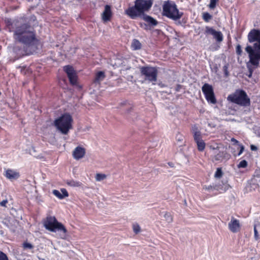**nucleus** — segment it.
<instances>
[{"mask_svg":"<svg viewBox=\"0 0 260 260\" xmlns=\"http://www.w3.org/2000/svg\"><path fill=\"white\" fill-rule=\"evenodd\" d=\"M8 25L10 31L14 32L13 38L16 41L32 49H36L38 40L33 27L26 23L21 24L17 21L8 22Z\"/></svg>","mask_w":260,"mask_h":260,"instance_id":"f257e3e1","label":"nucleus"},{"mask_svg":"<svg viewBox=\"0 0 260 260\" xmlns=\"http://www.w3.org/2000/svg\"><path fill=\"white\" fill-rule=\"evenodd\" d=\"M247 38L250 43H255L253 47L250 45L247 46L245 51L248 54L249 62L253 66L257 67L260 61V30L252 29L248 33Z\"/></svg>","mask_w":260,"mask_h":260,"instance_id":"f03ea898","label":"nucleus"},{"mask_svg":"<svg viewBox=\"0 0 260 260\" xmlns=\"http://www.w3.org/2000/svg\"><path fill=\"white\" fill-rule=\"evenodd\" d=\"M151 6L150 0H136L135 6L129 7L125 12L130 18L136 19L144 15V12L148 11Z\"/></svg>","mask_w":260,"mask_h":260,"instance_id":"7ed1b4c3","label":"nucleus"},{"mask_svg":"<svg viewBox=\"0 0 260 260\" xmlns=\"http://www.w3.org/2000/svg\"><path fill=\"white\" fill-rule=\"evenodd\" d=\"M43 225L45 229L49 231L60 232L61 238H66L67 231L64 225L57 220L55 216H48L44 220Z\"/></svg>","mask_w":260,"mask_h":260,"instance_id":"20e7f679","label":"nucleus"},{"mask_svg":"<svg viewBox=\"0 0 260 260\" xmlns=\"http://www.w3.org/2000/svg\"><path fill=\"white\" fill-rule=\"evenodd\" d=\"M183 12H180L174 2L165 1L162 6V15L172 20H178L183 16Z\"/></svg>","mask_w":260,"mask_h":260,"instance_id":"39448f33","label":"nucleus"},{"mask_svg":"<svg viewBox=\"0 0 260 260\" xmlns=\"http://www.w3.org/2000/svg\"><path fill=\"white\" fill-rule=\"evenodd\" d=\"M73 118L69 114H64L55 119L54 126L61 134L67 135L73 128Z\"/></svg>","mask_w":260,"mask_h":260,"instance_id":"423d86ee","label":"nucleus"},{"mask_svg":"<svg viewBox=\"0 0 260 260\" xmlns=\"http://www.w3.org/2000/svg\"><path fill=\"white\" fill-rule=\"evenodd\" d=\"M227 100L241 106H249L250 101L246 93L242 90H237L234 93L228 95Z\"/></svg>","mask_w":260,"mask_h":260,"instance_id":"0eeeda50","label":"nucleus"},{"mask_svg":"<svg viewBox=\"0 0 260 260\" xmlns=\"http://www.w3.org/2000/svg\"><path fill=\"white\" fill-rule=\"evenodd\" d=\"M141 73L146 81L155 84L157 80V70L154 67H143L140 69Z\"/></svg>","mask_w":260,"mask_h":260,"instance_id":"6e6552de","label":"nucleus"},{"mask_svg":"<svg viewBox=\"0 0 260 260\" xmlns=\"http://www.w3.org/2000/svg\"><path fill=\"white\" fill-rule=\"evenodd\" d=\"M202 90L209 103L215 104L217 102L212 85L205 83L202 87Z\"/></svg>","mask_w":260,"mask_h":260,"instance_id":"1a4fd4ad","label":"nucleus"},{"mask_svg":"<svg viewBox=\"0 0 260 260\" xmlns=\"http://www.w3.org/2000/svg\"><path fill=\"white\" fill-rule=\"evenodd\" d=\"M205 34L206 35H211L213 38L217 42H221L223 41V36L222 32L220 31H217L213 27L206 26Z\"/></svg>","mask_w":260,"mask_h":260,"instance_id":"9d476101","label":"nucleus"},{"mask_svg":"<svg viewBox=\"0 0 260 260\" xmlns=\"http://www.w3.org/2000/svg\"><path fill=\"white\" fill-rule=\"evenodd\" d=\"M63 70L67 73L70 83L73 85L76 84L77 82V73L73 67L70 66H66L64 67Z\"/></svg>","mask_w":260,"mask_h":260,"instance_id":"9b49d317","label":"nucleus"},{"mask_svg":"<svg viewBox=\"0 0 260 260\" xmlns=\"http://www.w3.org/2000/svg\"><path fill=\"white\" fill-rule=\"evenodd\" d=\"M228 227L229 230L233 233H237L240 229V224L239 220L234 217L231 218V221L229 222Z\"/></svg>","mask_w":260,"mask_h":260,"instance_id":"f8f14e48","label":"nucleus"},{"mask_svg":"<svg viewBox=\"0 0 260 260\" xmlns=\"http://www.w3.org/2000/svg\"><path fill=\"white\" fill-rule=\"evenodd\" d=\"M85 153V149L83 147L77 146L73 151V156L76 160H79L84 156Z\"/></svg>","mask_w":260,"mask_h":260,"instance_id":"ddd939ff","label":"nucleus"},{"mask_svg":"<svg viewBox=\"0 0 260 260\" xmlns=\"http://www.w3.org/2000/svg\"><path fill=\"white\" fill-rule=\"evenodd\" d=\"M112 11L111 7L109 5L105 6L104 11L102 14V18L104 22H108L110 20L112 17Z\"/></svg>","mask_w":260,"mask_h":260,"instance_id":"4468645a","label":"nucleus"},{"mask_svg":"<svg viewBox=\"0 0 260 260\" xmlns=\"http://www.w3.org/2000/svg\"><path fill=\"white\" fill-rule=\"evenodd\" d=\"M230 185L226 183H223L222 185L219 184L216 185L215 186H212L211 185L206 186L205 189L208 190L210 189H216L218 190H222L223 191H225L230 188Z\"/></svg>","mask_w":260,"mask_h":260,"instance_id":"2eb2a0df","label":"nucleus"},{"mask_svg":"<svg viewBox=\"0 0 260 260\" xmlns=\"http://www.w3.org/2000/svg\"><path fill=\"white\" fill-rule=\"evenodd\" d=\"M5 176L10 180H14L19 178V174L15 171L8 169L6 171Z\"/></svg>","mask_w":260,"mask_h":260,"instance_id":"dca6fc26","label":"nucleus"},{"mask_svg":"<svg viewBox=\"0 0 260 260\" xmlns=\"http://www.w3.org/2000/svg\"><path fill=\"white\" fill-rule=\"evenodd\" d=\"M61 192L57 190H53V194L59 199H62L65 197L69 196V194L67 190L64 188H62L60 190Z\"/></svg>","mask_w":260,"mask_h":260,"instance_id":"f3484780","label":"nucleus"},{"mask_svg":"<svg viewBox=\"0 0 260 260\" xmlns=\"http://www.w3.org/2000/svg\"><path fill=\"white\" fill-rule=\"evenodd\" d=\"M141 17H142L144 20L147 22L148 24L151 26H156L158 23L157 21L155 19L150 16L144 14L141 16Z\"/></svg>","mask_w":260,"mask_h":260,"instance_id":"a211bd4d","label":"nucleus"},{"mask_svg":"<svg viewBox=\"0 0 260 260\" xmlns=\"http://www.w3.org/2000/svg\"><path fill=\"white\" fill-rule=\"evenodd\" d=\"M192 131L193 134V138L196 142L202 140L201 133L199 131L198 128L196 125L192 126Z\"/></svg>","mask_w":260,"mask_h":260,"instance_id":"6ab92c4d","label":"nucleus"},{"mask_svg":"<svg viewBox=\"0 0 260 260\" xmlns=\"http://www.w3.org/2000/svg\"><path fill=\"white\" fill-rule=\"evenodd\" d=\"M105 78V75L104 72H98L95 76L94 83L95 84H100V83Z\"/></svg>","mask_w":260,"mask_h":260,"instance_id":"aec40b11","label":"nucleus"},{"mask_svg":"<svg viewBox=\"0 0 260 260\" xmlns=\"http://www.w3.org/2000/svg\"><path fill=\"white\" fill-rule=\"evenodd\" d=\"M131 47L134 50H139L141 48V44L138 40L134 39L132 43Z\"/></svg>","mask_w":260,"mask_h":260,"instance_id":"412c9836","label":"nucleus"},{"mask_svg":"<svg viewBox=\"0 0 260 260\" xmlns=\"http://www.w3.org/2000/svg\"><path fill=\"white\" fill-rule=\"evenodd\" d=\"M198 149L200 151H202L205 149V143L203 140L196 142Z\"/></svg>","mask_w":260,"mask_h":260,"instance_id":"4be33fe9","label":"nucleus"},{"mask_svg":"<svg viewBox=\"0 0 260 260\" xmlns=\"http://www.w3.org/2000/svg\"><path fill=\"white\" fill-rule=\"evenodd\" d=\"M260 228V224H258L257 225H255L254 226V239L256 240H258L259 238H260V236L258 234V230H257V228Z\"/></svg>","mask_w":260,"mask_h":260,"instance_id":"5701e85b","label":"nucleus"},{"mask_svg":"<svg viewBox=\"0 0 260 260\" xmlns=\"http://www.w3.org/2000/svg\"><path fill=\"white\" fill-rule=\"evenodd\" d=\"M95 178L96 181H101L106 178V175L104 174L98 173L95 175Z\"/></svg>","mask_w":260,"mask_h":260,"instance_id":"b1692460","label":"nucleus"},{"mask_svg":"<svg viewBox=\"0 0 260 260\" xmlns=\"http://www.w3.org/2000/svg\"><path fill=\"white\" fill-rule=\"evenodd\" d=\"M22 247L24 250H32L34 248V246L31 244L27 242L23 243Z\"/></svg>","mask_w":260,"mask_h":260,"instance_id":"393cba45","label":"nucleus"},{"mask_svg":"<svg viewBox=\"0 0 260 260\" xmlns=\"http://www.w3.org/2000/svg\"><path fill=\"white\" fill-rule=\"evenodd\" d=\"M167 222L168 223H171L173 221V218L171 214L169 213H165L164 216Z\"/></svg>","mask_w":260,"mask_h":260,"instance_id":"a878e982","label":"nucleus"},{"mask_svg":"<svg viewBox=\"0 0 260 260\" xmlns=\"http://www.w3.org/2000/svg\"><path fill=\"white\" fill-rule=\"evenodd\" d=\"M67 184L71 186H80L81 183L79 182L75 181L74 180H70L67 182Z\"/></svg>","mask_w":260,"mask_h":260,"instance_id":"bb28decb","label":"nucleus"},{"mask_svg":"<svg viewBox=\"0 0 260 260\" xmlns=\"http://www.w3.org/2000/svg\"><path fill=\"white\" fill-rule=\"evenodd\" d=\"M203 18L205 21L209 22V20L212 18V16L207 12L204 13L203 14Z\"/></svg>","mask_w":260,"mask_h":260,"instance_id":"cd10ccee","label":"nucleus"},{"mask_svg":"<svg viewBox=\"0 0 260 260\" xmlns=\"http://www.w3.org/2000/svg\"><path fill=\"white\" fill-rule=\"evenodd\" d=\"M133 229L134 232L136 234H138V233H139L140 232V230H141L140 226V225L138 223H134V224H133Z\"/></svg>","mask_w":260,"mask_h":260,"instance_id":"c85d7f7f","label":"nucleus"},{"mask_svg":"<svg viewBox=\"0 0 260 260\" xmlns=\"http://www.w3.org/2000/svg\"><path fill=\"white\" fill-rule=\"evenodd\" d=\"M222 175V172L220 168H217L215 173L214 174V177L217 178H220Z\"/></svg>","mask_w":260,"mask_h":260,"instance_id":"c756f323","label":"nucleus"},{"mask_svg":"<svg viewBox=\"0 0 260 260\" xmlns=\"http://www.w3.org/2000/svg\"><path fill=\"white\" fill-rule=\"evenodd\" d=\"M218 1L219 0H210V2L209 5V7L211 9H214Z\"/></svg>","mask_w":260,"mask_h":260,"instance_id":"7c9ffc66","label":"nucleus"},{"mask_svg":"<svg viewBox=\"0 0 260 260\" xmlns=\"http://www.w3.org/2000/svg\"><path fill=\"white\" fill-rule=\"evenodd\" d=\"M247 166V162L245 160L241 161L238 165L239 168H245Z\"/></svg>","mask_w":260,"mask_h":260,"instance_id":"2f4dec72","label":"nucleus"},{"mask_svg":"<svg viewBox=\"0 0 260 260\" xmlns=\"http://www.w3.org/2000/svg\"><path fill=\"white\" fill-rule=\"evenodd\" d=\"M223 156V152H219L215 156V159L216 160H220L222 158Z\"/></svg>","mask_w":260,"mask_h":260,"instance_id":"473e14b6","label":"nucleus"},{"mask_svg":"<svg viewBox=\"0 0 260 260\" xmlns=\"http://www.w3.org/2000/svg\"><path fill=\"white\" fill-rule=\"evenodd\" d=\"M0 260H9L7 255L1 251H0Z\"/></svg>","mask_w":260,"mask_h":260,"instance_id":"72a5a7b5","label":"nucleus"},{"mask_svg":"<svg viewBox=\"0 0 260 260\" xmlns=\"http://www.w3.org/2000/svg\"><path fill=\"white\" fill-rule=\"evenodd\" d=\"M236 53L238 55H241L242 53V50L241 46L239 44L236 46Z\"/></svg>","mask_w":260,"mask_h":260,"instance_id":"f704fd0d","label":"nucleus"},{"mask_svg":"<svg viewBox=\"0 0 260 260\" xmlns=\"http://www.w3.org/2000/svg\"><path fill=\"white\" fill-rule=\"evenodd\" d=\"M239 146L240 148V150L239 151L238 155L239 156L243 153L244 149V147L242 144H239Z\"/></svg>","mask_w":260,"mask_h":260,"instance_id":"c9c22d12","label":"nucleus"},{"mask_svg":"<svg viewBox=\"0 0 260 260\" xmlns=\"http://www.w3.org/2000/svg\"><path fill=\"white\" fill-rule=\"evenodd\" d=\"M7 203H8L7 200H3L1 202H0V205L3 207H6Z\"/></svg>","mask_w":260,"mask_h":260,"instance_id":"e433bc0d","label":"nucleus"},{"mask_svg":"<svg viewBox=\"0 0 260 260\" xmlns=\"http://www.w3.org/2000/svg\"><path fill=\"white\" fill-rule=\"evenodd\" d=\"M223 71H224V73L225 76H228L229 75V72L228 71V66H224L223 67Z\"/></svg>","mask_w":260,"mask_h":260,"instance_id":"4c0bfd02","label":"nucleus"},{"mask_svg":"<svg viewBox=\"0 0 260 260\" xmlns=\"http://www.w3.org/2000/svg\"><path fill=\"white\" fill-rule=\"evenodd\" d=\"M231 142H233L234 144H239V142L234 138L231 139Z\"/></svg>","mask_w":260,"mask_h":260,"instance_id":"58836bf2","label":"nucleus"},{"mask_svg":"<svg viewBox=\"0 0 260 260\" xmlns=\"http://www.w3.org/2000/svg\"><path fill=\"white\" fill-rule=\"evenodd\" d=\"M250 149L252 151H256L257 150V148L256 146L253 145H251L250 146Z\"/></svg>","mask_w":260,"mask_h":260,"instance_id":"ea45409f","label":"nucleus"},{"mask_svg":"<svg viewBox=\"0 0 260 260\" xmlns=\"http://www.w3.org/2000/svg\"><path fill=\"white\" fill-rule=\"evenodd\" d=\"M168 165L171 167H174V165L173 163H171V162H169L168 163Z\"/></svg>","mask_w":260,"mask_h":260,"instance_id":"a19ab883","label":"nucleus"},{"mask_svg":"<svg viewBox=\"0 0 260 260\" xmlns=\"http://www.w3.org/2000/svg\"><path fill=\"white\" fill-rule=\"evenodd\" d=\"M182 139H182V136H180V137H179L178 138V139H177V140H178V141H181V140H182Z\"/></svg>","mask_w":260,"mask_h":260,"instance_id":"79ce46f5","label":"nucleus"},{"mask_svg":"<svg viewBox=\"0 0 260 260\" xmlns=\"http://www.w3.org/2000/svg\"><path fill=\"white\" fill-rule=\"evenodd\" d=\"M24 54L23 52H22V51H21V52L19 53V55L21 56V55H23Z\"/></svg>","mask_w":260,"mask_h":260,"instance_id":"37998d69","label":"nucleus"},{"mask_svg":"<svg viewBox=\"0 0 260 260\" xmlns=\"http://www.w3.org/2000/svg\"><path fill=\"white\" fill-rule=\"evenodd\" d=\"M210 148L213 149V150H215L216 149L215 147H212L211 146H210Z\"/></svg>","mask_w":260,"mask_h":260,"instance_id":"c03bdc74","label":"nucleus"},{"mask_svg":"<svg viewBox=\"0 0 260 260\" xmlns=\"http://www.w3.org/2000/svg\"><path fill=\"white\" fill-rule=\"evenodd\" d=\"M119 64H120V63H119H119H117V64H116V63H115V65L116 67H118V65H119Z\"/></svg>","mask_w":260,"mask_h":260,"instance_id":"a18cd8bd","label":"nucleus"},{"mask_svg":"<svg viewBox=\"0 0 260 260\" xmlns=\"http://www.w3.org/2000/svg\"><path fill=\"white\" fill-rule=\"evenodd\" d=\"M14 49L15 51H16V47H15Z\"/></svg>","mask_w":260,"mask_h":260,"instance_id":"49530a36","label":"nucleus"},{"mask_svg":"<svg viewBox=\"0 0 260 260\" xmlns=\"http://www.w3.org/2000/svg\"><path fill=\"white\" fill-rule=\"evenodd\" d=\"M251 75V73H250V75H249V77H250Z\"/></svg>","mask_w":260,"mask_h":260,"instance_id":"de8ad7c7","label":"nucleus"}]
</instances>
